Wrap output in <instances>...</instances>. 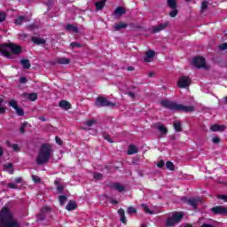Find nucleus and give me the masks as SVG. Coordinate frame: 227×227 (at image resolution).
Returning a JSON list of instances; mask_svg holds the SVG:
<instances>
[{"instance_id":"nucleus-1","label":"nucleus","mask_w":227,"mask_h":227,"mask_svg":"<svg viewBox=\"0 0 227 227\" xmlns=\"http://www.w3.org/2000/svg\"><path fill=\"white\" fill-rule=\"evenodd\" d=\"M0 227H20L19 220L13 217V213L8 207H4L0 210Z\"/></svg>"},{"instance_id":"nucleus-2","label":"nucleus","mask_w":227,"mask_h":227,"mask_svg":"<svg viewBox=\"0 0 227 227\" xmlns=\"http://www.w3.org/2000/svg\"><path fill=\"white\" fill-rule=\"evenodd\" d=\"M53 152L54 149H52V145L49 143L43 144L39 148V152L35 159L37 166H43V164H47V162L51 160Z\"/></svg>"},{"instance_id":"nucleus-3","label":"nucleus","mask_w":227,"mask_h":227,"mask_svg":"<svg viewBox=\"0 0 227 227\" xmlns=\"http://www.w3.org/2000/svg\"><path fill=\"white\" fill-rule=\"evenodd\" d=\"M160 106H162V107H166V109H170L171 111H182L183 113L194 112V106H184L182 104H177V103L170 101L168 99L161 100Z\"/></svg>"},{"instance_id":"nucleus-4","label":"nucleus","mask_w":227,"mask_h":227,"mask_svg":"<svg viewBox=\"0 0 227 227\" xmlns=\"http://www.w3.org/2000/svg\"><path fill=\"white\" fill-rule=\"evenodd\" d=\"M20 52H22V49L17 44L9 43L0 46V54H3V56H6L7 58H10L11 54L19 55Z\"/></svg>"},{"instance_id":"nucleus-5","label":"nucleus","mask_w":227,"mask_h":227,"mask_svg":"<svg viewBox=\"0 0 227 227\" xmlns=\"http://www.w3.org/2000/svg\"><path fill=\"white\" fill-rule=\"evenodd\" d=\"M184 219V212L176 211L172 214V216L168 217L165 223L166 227H173Z\"/></svg>"},{"instance_id":"nucleus-6","label":"nucleus","mask_w":227,"mask_h":227,"mask_svg":"<svg viewBox=\"0 0 227 227\" xmlns=\"http://www.w3.org/2000/svg\"><path fill=\"white\" fill-rule=\"evenodd\" d=\"M95 106L97 107H114L116 106V103H113L107 100V98L98 97L96 98Z\"/></svg>"},{"instance_id":"nucleus-7","label":"nucleus","mask_w":227,"mask_h":227,"mask_svg":"<svg viewBox=\"0 0 227 227\" xmlns=\"http://www.w3.org/2000/svg\"><path fill=\"white\" fill-rule=\"evenodd\" d=\"M168 27H169V21L160 23L156 26L152 27L151 31L153 34L160 33V31H164V29H168Z\"/></svg>"},{"instance_id":"nucleus-8","label":"nucleus","mask_w":227,"mask_h":227,"mask_svg":"<svg viewBox=\"0 0 227 227\" xmlns=\"http://www.w3.org/2000/svg\"><path fill=\"white\" fill-rule=\"evenodd\" d=\"M182 201L184 203H187V205H190V207H192L194 210L198 208V203H200V200L196 198L183 197Z\"/></svg>"},{"instance_id":"nucleus-9","label":"nucleus","mask_w":227,"mask_h":227,"mask_svg":"<svg viewBox=\"0 0 227 227\" xmlns=\"http://www.w3.org/2000/svg\"><path fill=\"white\" fill-rule=\"evenodd\" d=\"M178 88H188L191 86V78L189 76H181L177 82Z\"/></svg>"},{"instance_id":"nucleus-10","label":"nucleus","mask_w":227,"mask_h":227,"mask_svg":"<svg viewBox=\"0 0 227 227\" xmlns=\"http://www.w3.org/2000/svg\"><path fill=\"white\" fill-rule=\"evenodd\" d=\"M215 215H226L227 208L223 206H215L210 209Z\"/></svg>"},{"instance_id":"nucleus-11","label":"nucleus","mask_w":227,"mask_h":227,"mask_svg":"<svg viewBox=\"0 0 227 227\" xmlns=\"http://www.w3.org/2000/svg\"><path fill=\"white\" fill-rule=\"evenodd\" d=\"M193 67L196 68H207V65L205 62V58L203 57H197L192 60Z\"/></svg>"},{"instance_id":"nucleus-12","label":"nucleus","mask_w":227,"mask_h":227,"mask_svg":"<svg viewBox=\"0 0 227 227\" xmlns=\"http://www.w3.org/2000/svg\"><path fill=\"white\" fill-rule=\"evenodd\" d=\"M155 58V51L153 50H148L145 51V56L144 57V61L145 63H151V61Z\"/></svg>"},{"instance_id":"nucleus-13","label":"nucleus","mask_w":227,"mask_h":227,"mask_svg":"<svg viewBox=\"0 0 227 227\" xmlns=\"http://www.w3.org/2000/svg\"><path fill=\"white\" fill-rule=\"evenodd\" d=\"M212 132H224L226 130V125L214 124L210 127Z\"/></svg>"},{"instance_id":"nucleus-14","label":"nucleus","mask_w":227,"mask_h":227,"mask_svg":"<svg viewBox=\"0 0 227 227\" xmlns=\"http://www.w3.org/2000/svg\"><path fill=\"white\" fill-rule=\"evenodd\" d=\"M110 187L114 189V191H117V192H123V191H125V186L121 185L120 183H114Z\"/></svg>"},{"instance_id":"nucleus-15","label":"nucleus","mask_w":227,"mask_h":227,"mask_svg":"<svg viewBox=\"0 0 227 227\" xmlns=\"http://www.w3.org/2000/svg\"><path fill=\"white\" fill-rule=\"evenodd\" d=\"M24 22H29V18L26 16H19L17 19L14 20V23L17 26H22Z\"/></svg>"},{"instance_id":"nucleus-16","label":"nucleus","mask_w":227,"mask_h":227,"mask_svg":"<svg viewBox=\"0 0 227 227\" xmlns=\"http://www.w3.org/2000/svg\"><path fill=\"white\" fill-rule=\"evenodd\" d=\"M118 215H120V221L122 224H127V217L125 216V210L123 208L118 209Z\"/></svg>"},{"instance_id":"nucleus-17","label":"nucleus","mask_w":227,"mask_h":227,"mask_svg":"<svg viewBox=\"0 0 227 227\" xmlns=\"http://www.w3.org/2000/svg\"><path fill=\"white\" fill-rule=\"evenodd\" d=\"M59 107H61V109H65V111H68V109H72V105L70 104V102L67 101V100H61L59 103Z\"/></svg>"},{"instance_id":"nucleus-18","label":"nucleus","mask_w":227,"mask_h":227,"mask_svg":"<svg viewBox=\"0 0 227 227\" xmlns=\"http://www.w3.org/2000/svg\"><path fill=\"white\" fill-rule=\"evenodd\" d=\"M137 152H139V149H137V146L131 144V145H129V146L128 148L127 154L134 155V154L137 153Z\"/></svg>"},{"instance_id":"nucleus-19","label":"nucleus","mask_w":227,"mask_h":227,"mask_svg":"<svg viewBox=\"0 0 227 227\" xmlns=\"http://www.w3.org/2000/svg\"><path fill=\"white\" fill-rule=\"evenodd\" d=\"M154 127L159 130L161 134H168V128L161 123H156Z\"/></svg>"},{"instance_id":"nucleus-20","label":"nucleus","mask_w":227,"mask_h":227,"mask_svg":"<svg viewBox=\"0 0 227 227\" xmlns=\"http://www.w3.org/2000/svg\"><path fill=\"white\" fill-rule=\"evenodd\" d=\"M106 0H100L95 3L96 12H100V10H104V6H106Z\"/></svg>"},{"instance_id":"nucleus-21","label":"nucleus","mask_w":227,"mask_h":227,"mask_svg":"<svg viewBox=\"0 0 227 227\" xmlns=\"http://www.w3.org/2000/svg\"><path fill=\"white\" fill-rule=\"evenodd\" d=\"M75 208H77V203L74 200H70L66 206V209H67L69 212L75 210Z\"/></svg>"},{"instance_id":"nucleus-22","label":"nucleus","mask_w":227,"mask_h":227,"mask_svg":"<svg viewBox=\"0 0 227 227\" xmlns=\"http://www.w3.org/2000/svg\"><path fill=\"white\" fill-rule=\"evenodd\" d=\"M24 98H27L28 100H31L32 102H35V100H36V98H38V94L36 93H31V94H27L25 93L23 94Z\"/></svg>"},{"instance_id":"nucleus-23","label":"nucleus","mask_w":227,"mask_h":227,"mask_svg":"<svg viewBox=\"0 0 227 227\" xmlns=\"http://www.w3.org/2000/svg\"><path fill=\"white\" fill-rule=\"evenodd\" d=\"M32 42L33 43H35V45H43V43H45V39H42L40 37H32Z\"/></svg>"},{"instance_id":"nucleus-24","label":"nucleus","mask_w":227,"mask_h":227,"mask_svg":"<svg viewBox=\"0 0 227 227\" xmlns=\"http://www.w3.org/2000/svg\"><path fill=\"white\" fill-rule=\"evenodd\" d=\"M173 126L176 132H182V122L180 121H174Z\"/></svg>"},{"instance_id":"nucleus-25","label":"nucleus","mask_w":227,"mask_h":227,"mask_svg":"<svg viewBox=\"0 0 227 227\" xmlns=\"http://www.w3.org/2000/svg\"><path fill=\"white\" fill-rule=\"evenodd\" d=\"M127 23H123V22H121V23H115L114 24V30L115 31H120V29H125V27H127Z\"/></svg>"},{"instance_id":"nucleus-26","label":"nucleus","mask_w":227,"mask_h":227,"mask_svg":"<svg viewBox=\"0 0 227 227\" xmlns=\"http://www.w3.org/2000/svg\"><path fill=\"white\" fill-rule=\"evenodd\" d=\"M20 63L25 70L31 68V63L29 62V59H21Z\"/></svg>"},{"instance_id":"nucleus-27","label":"nucleus","mask_w":227,"mask_h":227,"mask_svg":"<svg viewBox=\"0 0 227 227\" xmlns=\"http://www.w3.org/2000/svg\"><path fill=\"white\" fill-rule=\"evenodd\" d=\"M114 15H124V13H126V11L123 7H117L114 12Z\"/></svg>"},{"instance_id":"nucleus-28","label":"nucleus","mask_w":227,"mask_h":227,"mask_svg":"<svg viewBox=\"0 0 227 227\" xmlns=\"http://www.w3.org/2000/svg\"><path fill=\"white\" fill-rule=\"evenodd\" d=\"M67 31H73V33H79V28L76 26L68 24L66 27Z\"/></svg>"},{"instance_id":"nucleus-29","label":"nucleus","mask_w":227,"mask_h":227,"mask_svg":"<svg viewBox=\"0 0 227 227\" xmlns=\"http://www.w3.org/2000/svg\"><path fill=\"white\" fill-rule=\"evenodd\" d=\"M58 63L59 65H68L70 64V59H67L65 57L58 59Z\"/></svg>"},{"instance_id":"nucleus-30","label":"nucleus","mask_w":227,"mask_h":227,"mask_svg":"<svg viewBox=\"0 0 227 227\" xmlns=\"http://www.w3.org/2000/svg\"><path fill=\"white\" fill-rule=\"evenodd\" d=\"M4 169H10V170H9V173H10L11 175H13V163H5V164L4 165Z\"/></svg>"},{"instance_id":"nucleus-31","label":"nucleus","mask_w":227,"mask_h":227,"mask_svg":"<svg viewBox=\"0 0 227 227\" xmlns=\"http://www.w3.org/2000/svg\"><path fill=\"white\" fill-rule=\"evenodd\" d=\"M51 210H52V208L49 206H45L41 208V212L43 214H44L45 215H47V214H50V212H51Z\"/></svg>"},{"instance_id":"nucleus-32","label":"nucleus","mask_w":227,"mask_h":227,"mask_svg":"<svg viewBox=\"0 0 227 227\" xmlns=\"http://www.w3.org/2000/svg\"><path fill=\"white\" fill-rule=\"evenodd\" d=\"M166 168L169 171H175V164H173V162H171V161H167L166 162Z\"/></svg>"},{"instance_id":"nucleus-33","label":"nucleus","mask_w":227,"mask_h":227,"mask_svg":"<svg viewBox=\"0 0 227 227\" xmlns=\"http://www.w3.org/2000/svg\"><path fill=\"white\" fill-rule=\"evenodd\" d=\"M168 4L169 8L175 10V8H176V0H168Z\"/></svg>"},{"instance_id":"nucleus-34","label":"nucleus","mask_w":227,"mask_h":227,"mask_svg":"<svg viewBox=\"0 0 227 227\" xmlns=\"http://www.w3.org/2000/svg\"><path fill=\"white\" fill-rule=\"evenodd\" d=\"M45 217H47V215L40 211V213L37 215V221L38 222L45 221Z\"/></svg>"},{"instance_id":"nucleus-35","label":"nucleus","mask_w":227,"mask_h":227,"mask_svg":"<svg viewBox=\"0 0 227 227\" xmlns=\"http://www.w3.org/2000/svg\"><path fill=\"white\" fill-rule=\"evenodd\" d=\"M142 208L144 209L145 214H150L151 215H153V211L150 210V208L148 207V206L146 204H142Z\"/></svg>"},{"instance_id":"nucleus-36","label":"nucleus","mask_w":227,"mask_h":227,"mask_svg":"<svg viewBox=\"0 0 227 227\" xmlns=\"http://www.w3.org/2000/svg\"><path fill=\"white\" fill-rule=\"evenodd\" d=\"M59 201L61 207H63V205H65V203L67 202V196H65V195L59 196Z\"/></svg>"},{"instance_id":"nucleus-37","label":"nucleus","mask_w":227,"mask_h":227,"mask_svg":"<svg viewBox=\"0 0 227 227\" xmlns=\"http://www.w3.org/2000/svg\"><path fill=\"white\" fill-rule=\"evenodd\" d=\"M11 146L13 152H20V145L19 144H12Z\"/></svg>"},{"instance_id":"nucleus-38","label":"nucleus","mask_w":227,"mask_h":227,"mask_svg":"<svg viewBox=\"0 0 227 227\" xmlns=\"http://www.w3.org/2000/svg\"><path fill=\"white\" fill-rule=\"evenodd\" d=\"M93 176L95 180H102L104 176L102 175V173L96 172L94 173Z\"/></svg>"},{"instance_id":"nucleus-39","label":"nucleus","mask_w":227,"mask_h":227,"mask_svg":"<svg viewBox=\"0 0 227 227\" xmlns=\"http://www.w3.org/2000/svg\"><path fill=\"white\" fill-rule=\"evenodd\" d=\"M128 214H136L137 209L134 207H129L127 209Z\"/></svg>"},{"instance_id":"nucleus-40","label":"nucleus","mask_w":227,"mask_h":227,"mask_svg":"<svg viewBox=\"0 0 227 227\" xmlns=\"http://www.w3.org/2000/svg\"><path fill=\"white\" fill-rule=\"evenodd\" d=\"M26 127H27V122H24L23 124H21L20 128V134H24V132H26Z\"/></svg>"},{"instance_id":"nucleus-41","label":"nucleus","mask_w":227,"mask_h":227,"mask_svg":"<svg viewBox=\"0 0 227 227\" xmlns=\"http://www.w3.org/2000/svg\"><path fill=\"white\" fill-rule=\"evenodd\" d=\"M9 106L13 109H17V107H19V106L17 105V101L13 99L9 102Z\"/></svg>"},{"instance_id":"nucleus-42","label":"nucleus","mask_w":227,"mask_h":227,"mask_svg":"<svg viewBox=\"0 0 227 227\" xmlns=\"http://www.w3.org/2000/svg\"><path fill=\"white\" fill-rule=\"evenodd\" d=\"M16 111V114H18V116H22L24 114V110H22V108L20 107H17L15 108Z\"/></svg>"},{"instance_id":"nucleus-43","label":"nucleus","mask_w":227,"mask_h":227,"mask_svg":"<svg viewBox=\"0 0 227 227\" xmlns=\"http://www.w3.org/2000/svg\"><path fill=\"white\" fill-rule=\"evenodd\" d=\"M207 8H208V2L204 1L201 4V12H205V10H207Z\"/></svg>"},{"instance_id":"nucleus-44","label":"nucleus","mask_w":227,"mask_h":227,"mask_svg":"<svg viewBox=\"0 0 227 227\" xmlns=\"http://www.w3.org/2000/svg\"><path fill=\"white\" fill-rule=\"evenodd\" d=\"M32 180L35 182V184H40L42 182V179L38 176H32Z\"/></svg>"},{"instance_id":"nucleus-45","label":"nucleus","mask_w":227,"mask_h":227,"mask_svg":"<svg viewBox=\"0 0 227 227\" xmlns=\"http://www.w3.org/2000/svg\"><path fill=\"white\" fill-rule=\"evenodd\" d=\"M170 17H176V15H178V10H176V8L173 9L170 12H169Z\"/></svg>"},{"instance_id":"nucleus-46","label":"nucleus","mask_w":227,"mask_h":227,"mask_svg":"<svg viewBox=\"0 0 227 227\" xmlns=\"http://www.w3.org/2000/svg\"><path fill=\"white\" fill-rule=\"evenodd\" d=\"M95 123H97V121L90 120L85 122V125H87V127H91V125H95Z\"/></svg>"},{"instance_id":"nucleus-47","label":"nucleus","mask_w":227,"mask_h":227,"mask_svg":"<svg viewBox=\"0 0 227 227\" xmlns=\"http://www.w3.org/2000/svg\"><path fill=\"white\" fill-rule=\"evenodd\" d=\"M70 47L72 49H75V47H82V44L79 43H70Z\"/></svg>"},{"instance_id":"nucleus-48","label":"nucleus","mask_w":227,"mask_h":227,"mask_svg":"<svg viewBox=\"0 0 227 227\" xmlns=\"http://www.w3.org/2000/svg\"><path fill=\"white\" fill-rule=\"evenodd\" d=\"M6 20V13L0 12V22H4Z\"/></svg>"},{"instance_id":"nucleus-49","label":"nucleus","mask_w":227,"mask_h":227,"mask_svg":"<svg viewBox=\"0 0 227 227\" xmlns=\"http://www.w3.org/2000/svg\"><path fill=\"white\" fill-rule=\"evenodd\" d=\"M219 49H220V51H226L227 50V43L220 44Z\"/></svg>"},{"instance_id":"nucleus-50","label":"nucleus","mask_w":227,"mask_h":227,"mask_svg":"<svg viewBox=\"0 0 227 227\" xmlns=\"http://www.w3.org/2000/svg\"><path fill=\"white\" fill-rule=\"evenodd\" d=\"M65 189V186L59 184V186H57V191L58 192H59V194L63 193V190Z\"/></svg>"},{"instance_id":"nucleus-51","label":"nucleus","mask_w":227,"mask_h":227,"mask_svg":"<svg viewBox=\"0 0 227 227\" xmlns=\"http://www.w3.org/2000/svg\"><path fill=\"white\" fill-rule=\"evenodd\" d=\"M7 187H9L10 189H17L16 184H13V183H9V184H7Z\"/></svg>"},{"instance_id":"nucleus-52","label":"nucleus","mask_w":227,"mask_h":227,"mask_svg":"<svg viewBox=\"0 0 227 227\" xmlns=\"http://www.w3.org/2000/svg\"><path fill=\"white\" fill-rule=\"evenodd\" d=\"M20 82H21V84H26V82H27V78L26 77H21L20 79Z\"/></svg>"},{"instance_id":"nucleus-53","label":"nucleus","mask_w":227,"mask_h":227,"mask_svg":"<svg viewBox=\"0 0 227 227\" xmlns=\"http://www.w3.org/2000/svg\"><path fill=\"white\" fill-rule=\"evenodd\" d=\"M15 184H22V177H16L14 179Z\"/></svg>"},{"instance_id":"nucleus-54","label":"nucleus","mask_w":227,"mask_h":227,"mask_svg":"<svg viewBox=\"0 0 227 227\" xmlns=\"http://www.w3.org/2000/svg\"><path fill=\"white\" fill-rule=\"evenodd\" d=\"M157 166L159 168H164V161L162 160H160V161H158Z\"/></svg>"},{"instance_id":"nucleus-55","label":"nucleus","mask_w":227,"mask_h":227,"mask_svg":"<svg viewBox=\"0 0 227 227\" xmlns=\"http://www.w3.org/2000/svg\"><path fill=\"white\" fill-rule=\"evenodd\" d=\"M104 139H106L109 143H113V141H111V137L109 135H104Z\"/></svg>"},{"instance_id":"nucleus-56","label":"nucleus","mask_w":227,"mask_h":227,"mask_svg":"<svg viewBox=\"0 0 227 227\" xmlns=\"http://www.w3.org/2000/svg\"><path fill=\"white\" fill-rule=\"evenodd\" d=\"M218 198L223 201H227V195H219Z\"/></svg>"},{"instance_id":"nucleus-57","label":"nucleus","mask_w":227,"mask_h":227,"mask_svg":"<svg viewBox=\"0 0 227 227\" xmlns=\"http://www.w3.org/2000/svg\"><path fill=\"white\" fill-rule=\"evenodd\" d=\"M221 141V138L219 137H213V143H219Z\"/></svg>"},{"instance_id":"nucleus-58","label":"nucleus","mask_w":227,"mask_h":227,"mask_svg":"<svg viewBox=\"0 0 227 227\" xmlns=\"http://www.w3.org/2000/svg\"><path fill=\"white\" fill-rule=\"evenodd\" d=\"M201 227H215V225L209 224V223H203Z\"/></svg>"},{"instance_id":"nucleus-59","label":"nucleus","mask_w":227,"mask_h":227,"mask_svg":"<svg viewBox=\"0 0 227 227\" xmlns=\"http://www.w3.org/2000/svg\"><path fill=\"white\" fill-rule=\"evenodd\" d=\"M6 113V109L4 107H0V114H4Z\"/></svg>"},{"instance_id":"nucleus-60","label":"nucleus","mask_w":227,"mask_h":227,"mask_svg":"<svg viewBox=\"0 0 227 227\" xmlns=\"http://www.w3.org/2000/svg\"><path fill=\"white\" fill-rule=\"evenodd\" d=\"M4 155V149H3L1 146H0V157H3Z\"/></svg>"},{"instance_id":"nucleus-61","label":"nucleus","mask_w":227,"mask_h":227,"mask_svg":"<svg viewBox=\"0 0 227 227\" xmlns=\"http://www.w3.org/2000/svg\"><path fill=\"white\" fill-rule=\"evenodd\" d=\"M55 141L56 143H63V141H61V138L59 137H56Z\"/></svg>"},{"instance_id":"nucleus-62","label":"nucleus","mask_w":227,"mask_h":227,"mask_svg":"<svg viewBox=\"0 0 227 227\" xmlns=\"http://www.w3.org/2000/svg\"><path fill=\"white\" fill-rule=\"evenodd\" d=\"M127 95H129V97H131V98H134V97H136L133 92H128Z\"/></svg>"},{"instance_id":"nucleus-63","label":"nucleus","mask_w":227,"mask_h":227,"mask_svg":"<svg viewBox=\"0 0 227 227\" xmlns=\"http://www.w3.org/2000/svg\"><path fill=\"white\" fill-rule=\"evenodd\" d=\"M111 203H112V205H118L119 201L116 200H112Z\"/></svg>"},{"instance_id":"nucleus-64","label":"nucleus","mask_w":227,"mask_h":227,"mask_svg":"<svg viewBox=\"0 0 227 227\" xmlns=\"http://www.w3.org/2000/svg\"><path fill=\"white\" fill-rule=\"evenodd\" d=\"M127 70H128L129 72H132V71H134V67H132V66L128 67Z\"/></svg>"}]
</instances>
